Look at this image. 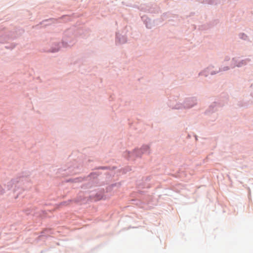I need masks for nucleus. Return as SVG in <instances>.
Returning <instances> with one entry per match:
<instances>
[{
	"instance_id": "nucleus-1",
	"label": "nucleus",
	"mask_w": 253,
	"mask_h": 253,
	"mask_svg": "<svg viewBox=\"0 0 253 253\" xmlns=\"http://www.w3.org/2000/svg\"><path fill=\"white\" fill-rule=\"evenodd\" d=\"M8 186L9 187V189H12L13 191H16L21 187V183L18 179H14L9 182Z\"/></svg>"
},
{
	"instance_id": "nucleus-2",
	"label": "nucleus",
	"mask_w": 253,
	"mask_h": 253,
	"mask_svg": "<svg viewBox=\"0 0 253 253\" xmlns=\"http://www.w3.org/2000/svg\"><path fill=\"white\" fill-rule=\"evenodd\" d=\"M4 193V189L2 188L0 185V194H2Z\"/></svg>"
},
{
	"instance_id": "nucleus-3",
	"label": "nucleus",
	"mask_w": 253,
	"mask_h": 253,
	"mask_svg": "<svg viewBox=\"0 0 253 253\" xmlns=\"http://www.w3.org/2000/svg\"><path fill=\"white\" fill-rule=\"evenodd\" d=\"M145 147L147 148V149H149V147L148 146H145Z\"/></svg>"
}]
</instances>
